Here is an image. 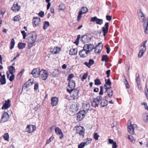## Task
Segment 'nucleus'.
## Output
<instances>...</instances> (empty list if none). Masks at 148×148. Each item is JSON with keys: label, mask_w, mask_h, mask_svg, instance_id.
<instances>
[{"label": "nucleus", "mask_w": 148, "mask_h": 148, "mask_svg": "<svg viewBox=\"0 0 148 148\" xmlns=\"http://www.w3.org/2000/svg\"><path fill=\"white\" fill-rule=\"evenodd\" d=\"M94 48V46L92 44H85L83 49L79 52V55L82 58L86 57L88 55L90 52Z\"/></svg>", "instance_id": "f257e3e1"}, {"label": "nucleus", "mask_w": 148, "mask_h": 148, "mask_svg": "<svg viewBox=\"0 0 148 148\" xmlns=\"http://www.w3.org/2000/svg\"><path fill=\"white\" fill-rule=\"evenodd\" d=\"M74 131H75L76 133L79 134V135L83 137L85 133V129L82 126H75L74 128Z\"/></svg>", "instance_id": "f03ea898"}, {"label": "nucleus", "mask_w": 148, "mask_h": 148, "mask_svg": "<svg viewBox=\"0 0 148 148\" xmlns=\"http://www.w3.org/2000/svg\"><path fill=\"white\" fill-rule=\"evenodd\" d=\"M92 36L89 34H86L81 37V40L84 43L89 42L91 40Z\"/></svg>", "instance_id": "7ed1b4c3"}, {"label": "nucleus", "mask_w": 148, "mask_h": 148, "mask_svg": "<svg viewBox=\"0 0 148 148\" xmlns=\"http://www.w3.org/2000/svg\"><path fill=\"white\" fill-rule=\"evenodd\" d=\"M28 35V42L29 41V40L30 39L31 40H32V42H33V43H34L35 42L37 39V35L36 33L34 32L29 33Z\"/></svg>", "instance_id": "20e7f679"}, {"label": "nucleus", "mask_w": 148, "mask_h": 148, "mask_svg": "<svg viewBox=\"0 0 148 148\" xmlns=\"http://www.w3.org/2000/svg\"><path fill=\"white\" fill-rule=\"evenodd\" d=\"M48 75V73L47 71L42 69L40 71L39 76L42 80H46L47 79Z\"/></svg>", "instance_id": "39448f33"}, {"label": "nucleus", "mask_w": 148, "mask_h": 148, "mask_svg": "<svg viewBox=\"0 0 148 148\" xmlns=\"http://www.w3.org/2000/svg\"><path fill=\"white\" fill-rule=\"evenodd\" d=\"M102 97L101 96H97L96 98L94 99L92 105L94 107L97 106L100 102L102 100Z\"/></svg>", "instance_id": "423d86ee"}, {"label": "nucleus", "mask_w": 148, "mask_h": 148, "mask_svg": "<svg viewBox=\"0 0 148 148\" xmlns=\"http://www.w3.org/2000/svg\"><path fill=\"white\" fill-rule=\"evenodd\" d=\"M9 116L6 112H4L2 115L0 123H2L7 121L9 118Z\"/></svg>", "instance_id": "0eeeda50"}, {"label": "nucleus", "mask_w": 148, "mask_h": 148, "mask_svg": "<svg viewBox=\"0 0 148 148\" xmlns=\"http://www.w3.org/2000/svg\"><path fill=\"white\" fill-rule=\"evenodd\" d=\"M90 21L93 22H95L96 24L100 25H101L103 23V20L102 19L97 18L96 16L92 17L90 20Z\"/></svg>", "instance_id": "6e6552de"}, {"label": "nucleus", "mask_w": 148, "mask_h": 148, "mask_svg": "<svg viewBox=\"0 0 148 148\" xmlns=\"http://www.w3.org/2000/svg\"><path fill=\"white\" fill-rule=\"evenodd\" d=\"M40 71L39 68H35L33 69L30 74H32L34 77H37L39 76Z\"/></svg>", "instance_id": "1a4fd4ad"}, {"label": "nucleus", "mask_w": 148, "mask_h": 148, "mask_svg": "<svg viewBox=\"0 0 148 148\" xmlns=\"http://www.w3.org/2000/svg\"><path fill=\"white\" fill-rule=\"evenodd\" d=\"M103 47V45L101 43H98V45L94 49H95V53L98 54L100 53Z\"/></svg>", "instance_id": "9d476101"}, {"label": "nucleus", "mask_w": 148, "mask_h": 148, "mask_svg": "<svg viewBox=\"0 0 148 148\" xmlns=\"http://www.w3.org/2000/svg\"><path fill=\"white\" fill-rule=\"evenodd\" d=\"M79 90L76 89L74 90L72 95L71 96V97L73 100L77 99L79 97L78 94Z\"/></svg>", "instance_id": "9b49d317"}, {"label": "nucleus", "mask_w": 148, "mask_h": 148, "mask_svg": "<svg viewBox=\"0 0 148 148\" xmlns=\"http://www.w3.org/2000/svg\"><path fill=\"white\" fill-rule=\"evenodd\" d=\"M36 128V126L32 125H28L26 127V131L28 133H30L32 132L35 130Z\"/></svg>", "instance_id": "f8f14e48"}, {"label": "nucleus", "mask_w": 148, "mask_h": 148, "mask_svg": "<svg viewBox=\"0 0 148 148\" xmlns=\"http://www.w3.org/2000/svg\"><path fill=\"white\" fill-rule=\"evenodd\" d=\"M40 19L38 17H34L32 20L33 25L34 27H35L38 26L40 22Z\"/></svg>", "instance_id": "ddd939ff"}, {"label": "nucleus", "mask_w": 148, "mask_h": 148, "mask_svg": "<svg viewBox=\"0 0 148 148\" xmlns=\"http://www.w3.org/2000/svg\"><path fill=\"white\" fill-rule=\"evenodd\" d=\"M86 113L83 110L79 112L77 114V119L80 121L82 120L84 117L85 114Z\"/></svg>", "instance_id": "4468645a"}, {"label": "nucleus", "mask_w": 148, "mask_h": 148, "mask_svg": "<svg viewBox=\"0 0 148 148\" xmlns=\"http://www.w3.org/2000/svg\"><path fill=\"white\" fill-rule=\"evenodd\" d=\"M127 130L128 132L131 134H134V126L130 123L127 124Z\"/></svg>", "instance_id": "2eb2a0df"}, {"label": "nucleus", "mask_w": 148, "mask_h": 148, "mask_svg": "<svg viewBox=\"0 0 148 148\" xmlns=\"http://www.w3.org/2000/svg\"><path fill=\"white\" fill-rule=\"evenodd\" d=\"M109 27V23H106L104 27L102 28V31L103 32V35L105 36L108 32Z\"/></svg>", "instance_id": "dca6fc26"}, {"label": "nucleus", "mask_w": 148, "mask_h": 148, "mask_svg": "<svg viewBox=\"0 0 148 148\" xmlns=\"http://www.w3.org/2000/svg\"><path fill=\"white\" fill-rule=\"evenodd\" d=\"M11 8L13 11L16 12L19 10L20 8V6L18 5V4L17 2H14Z\"/></svg>", "instance_id": "f3484780"}, {"label": "nucleus", "mask_w": 148, "mask_h": 148, "mask_svg": "<svg viewBox=\"0 0 148 148\" xmlns=\"http://www.w3.org/2000/svg\"><path fill=\"white\" fill-rule=\"evenodd\" d=\"M10 101L9 99L5 101L4 104L2 107V109L5 110L9 108L10 106Z\"/></svg>", "instance_id": "a211bd4d"}, {"label": "nucleus", "mask_w": 148, "mask_h": 148, "mask_svg": "<svg viewBox=\"0 0 148 148\" xmlns=\"http://www.w3.org/2000/svg\"><path fill=\"white\" fill-rule=\"evenodd\" d=\"M51 105L52 106H56L58 101V98L56 97H52L51 98Z\"/></svg>", "instance_id": "6ab92c4d"}, {"label": "nucleus", "mask_w": 148, "mask_h": 148, "mask_svg": "<svg viewBox=\"0 0 148 148\" xmlns=\"http://www.w3.org/2000/svg\"><path fill=\"white\" fill-rule=\"evenodd\" d=\"M90 107V104L87 102H84L83 103L82 108L83 111L85 112H87L89 109Z\"/></svg>", "instance_id": "aec40b11"}, {"label": "nucleus", "mask_w": 148, "mask_h": 148, "mask_svg": "<svg viewBox=\"0 0 148 148\" xmlns=\"http://www.w3.org/2000/svg\"><path fill=\"white\" fill-rule=\"evenodd\" d=\"M60 50V48L57 47H54L53 49H51V51L54 54L58 53Z\"/></svg>", "instance_id": "412c9836"}, {"label": "nucleus", "mask_w": 148, "mask_h": 148, "mask_svg": "<svg viewBox=\"0 0 148 148\" xmlns=\"http://www.w3.org/2000/svg\"><path fill=\"white\" fill-rule=\"evenodd\" d=\"M75 86V82L73 80H70L69 81L68 86L70 88H74Z\"/></svg>", "instance_id": "4be33fe9"}, {"label": "nucleus", "mask_w": 148, "mask_h": 148, "mask_svg": "<svg viewBox=\"0 0 148 148\" xmlns=\"http://www.w3.org/2000/svg\"><path fill=\"white\" fill-rule=\"evenodd\" d=\"M77 49L76 48L71 49L69 51V54L71 55H75L77 53Z\"/></svg>", "instance_id": "5701e85b"}, {"label": "nucleus", "mask_w": 148, "mask_h": 148, "mask_svg": "<svg viewBox=\"0 0 148 148\" xmlns=\"http://www.w3.org/2000/svg\"><path fill=\"white\" fill-rule=\"evenodd\" d=\"M8 69L9 73L11 74H12L15 72V69L14 67L12 66H9Z\"/></svg>", "instance_id": "b1692460"}, {"label": "nucleus", "mask_w": 148, "mask_h": 148, "mask_svg": "<svg viewBox=\"0 0 148 148\" xmlns=\"http://www.w3.org/2000/svg\"><path fill=\"white\" fill-rule=\"evenodd\" d=\"M0 82L1 85L5 84L6 82L5 75H3L0 78Z\"/></svg>", "instance_id": "393cba45"}, {"label": "nucleus", "mask_w": 148, "mask_h": 148, "mask_svg": "<svg viewBox=\"0 0 148 148\" xmlns=\"http://www.w3.org/2000/svg\"><path fill=\"white\" fill-rule=\"evenodd\" d=\"M143 26L145 29V33L147 34H148V21H146L143 23Z\"/></svg>", "instance_id": "a878e982"}, {"label": "nucleus", "mask_w": 148, "mask_h": 148, "mask_svg": "<svg viewBox=\"0 0 148 148\" xmlns=\"http://www.w3.org/2000/svg\"><path fill=\"white\" fill-rule=\"evenodd\" d=\"M146 42L147 41L143 42V43L142 45L140 47V51H141L144 52L146 48Z\"/></svg>", "instance_id": "bb28decb"}, {"label": "nucleus", "mask_w": 148, "mask_h": 148, "mask_svg": "<svg viewBox=\"0 0 148 148\" xmlns=\"http://www.w3.org/2000/svg\"><path fill=\"white\" fill-rule=\"evenodd\" d=\"M108 101L106 99H103L100 103L101 106L102 107H104L107 105Z\"/></svg>", "instance_id": "cd10ccee"}, {"label": "nucleus", "mask_w": 148, "mask_h": 148, "mask_svg": "<svg viewBox=\"0 0 148 148\" xmlns=\"http://www.w3.org/2000/svg\"><path fill=\"white\" fill-rule=\"evenodd\" d=\"M55 132L57 135H60L63 134V133L61 130L58 127L55 129Z\"/></svg>", "instance_id": "c85d7f7f"}, {"label": "nucleus", "mask_w": 148, "mask_h": 148, "mask_svg": "<svg viewBox=\"0 0 148 148\" xmlns=\"http://www.w3.org/2000/svg\"><path fill=\"white\" fill-rule=\"evenodd\" d=\"M26 44L25 43H19L18 44V47L19 49H23L25 47Z\"/></svg>", "instance_id": "c756f323"}, {"label": "nucleus", "mask_w": 148, "mask_h": 148, "mask_svg": "<svg viewBox=\"0 0 148 148\" xmlns=\"http://www.w3.org/2000/svg\"><path fill=\"white\" fill-rule=\"evenodd\" d=\"M44 24L43 29L45 30L47 29L49 26V23L48 21H45L44 22Z\"/></svg>", "instance_id": "7c9ffc66"}, {"label": "nucleus", "mask_w": 148, "mask_h": 148, "mask_svg": "<svg viewBox=\"0 0 148 148\" xmlns=\"http://www.w3.org/2000/svg\"><path fill=\"white\" fill-rule=\"evenodd\" d=\"M88 11V9L86 7H83L80 11H81L82 13V14H84L87 12Z\"/></svg>", "instance_id": "2f4dec72"}, {"label": "nucleus", "mask_w": 148, "mask_h": 148, "mask_svg": "<svg viewBox=\"0 0 148 148\" xmlns=\"http://www.w3.org/2000/svg\"><path fill=\"white\" fill-rule=\"evenodd\" d=\"M15 43V41L14 38H12L10 42V49H12L14 47Z\"/></svg>", "instance_id": "473e14b6"}, {"label": "nucleus", "mask_w": 148, "mask_h": 148, "mask_svg": "<svg viewBox=\"0 0 148 148\" xmlns=\"http://www.w3.org/2000/svg\"><path fill=\"white\" fill-rule=\"evenodd\" d=\"M92 139L90 138H87V139L85 140L84 142L86 145H87L89 143H90Z\"/></svg>", "instance_id": "72a5a7b5"}, {"label": "nucleus", "mask_w": 148, "mask_h": 148, "mask_svg": "<svg viewBox=\"0 0 148 148\" xmlns=\"http://www.w3.org/2000/svg\"><path fill=\"white\" fill-rule=\"evenodd\" d=\"M3 137L5 140L9 141V136L8 133H5L3 136Z\"/></svg>", "instance_id": "f704fd0d"}, {"label": "nucleus", "mask_w": 148, "mask_h": 148, "mask_svg": "<svg viewBox=\"0 0 148 148\" xmlns=\"http://www.w3.org/2000/svg\"><path fill=\"white\" fill-rule=\"evenodd\" d=\"M27 42L28 43V48L29 49L33 46V44L34 43H33V42H32L30 39L29 40V41H27Z\"/></svg>", "instance_id": "c9c22d12"}, {"label": "nucleus", "mask_w": 148, "mask_h": 148, "mask_svg": "<svg viewBox=\"0 0 148 148\" xmlns=\"http://www.w3.org/2000/svg\"><path fill=\"white\" fill-rule=\"evenodd\" d=\"M106 83L104 85V87H106V85H110L111 84V83L109 79H108L107 80L105 79Z\"/></svg>", "instance_id": "e433bc0d"}, {"label": "nucleus", "mask_w": 148, "mask_h": 148, "mask_svg": "<svg viewBox=\"0 0 148 148\" xmlns=\"http://www.w3.org/2000/svg\"><path fill=\"white\" fill-rule=\"evenodd\" d=\"M95 85H99L101 84V82L99 79H96L95 81Z\"/></svg>", "instance_id": "4c0bfd02"}, {"label": "nucleus", "mask_w": 148, "mask_h": 148, "mask_svg": "<svg viewBox=\"0 0 148 148\" xmlns=\"http://www.w3.org/2000/svg\"><path fill=\"white\" fill-rule=\"evenodd\" d=\"M82 13L81 11H79V13L77 17V20L78 21H79L81 19L82 17Z\"/></svg>", "instance_id": "58836bf2"}, {"label": "nucleus", "mask_w": 148, "mask_h": 148, "mask_svg": "<svg viewBox=\"0 0 148 148\" xmlns=\"http://www.w3.org/2000/svg\"><path fill=\"white\" fill-rule=\"evenodd\" d=\"M136 82L137 84H139L140 83V79L139 77V74L138 73L136 74Z\"/></svg>", "instance_id": "ea45409f"}, {"label": "nucleus", "mask_w": 148, "mask_h": 148, "mask_svg": "<svg viewBox=\"0 0 148 148\" xmlns=\"http://www.w3.org/2000/svg\"><path fill=\"white\" fill-rule=\"evenodd\" d=\"M20 19L19 16L17 15L15 16L13 18V21H18Z\"/></svg>", "instance_id": "a19ab883"}, {"label": "nucleus", "mask_w": 148, "mask_h": 148, "mask_svg": "<svg viewBox=\"0 0 148 148\" xmlns=\"http://www.w3.org/2000/svg\"><path fill=\"white\" fill-rule=\"evenodd\" d=\"M85 145H86L84 143L82 142L78 145V148H83Z\"/></svg>", "instance_id": "79ce46f5"}, {"label": "nucleus", "mask_w": 148, "mask_h": 148, "mask_svg": "<svg viewBox=\"0 0 148 148\" xmlns=\"http://www.w3.org/2000/svg\"><path fill=\"white\" fill-rule=\"evenodd\" d=\"M65 8V6L63 4H61L59 6V9L60 10H64Z\"/></svg>", "instance_id": "37998d69"}, {"label": "nucleus", "mask_w": 148, "mask_h": 148, "mask_svg": "<svg viewBox=\"0 0 148 148\" xmlns=\"http://www.w3.org/2000/svg\"><path fill=\"white\" fill-rule=\"evenodd\" d=\"M99 137V135L97 134V133H94V139L96 140H97L98 139V138Z\"/></svg>", "instance_id": "c03bdc74"}, {"label": "nucleus", "mask_w": 148, "mask_h": 148, "mask_svg": "<svg viewBox=\"0 0 148 148\" xmlns=\"http://www.w3.org/2000/svg\"><path fill=\"white\" fill-rule=\"evenodd\" d=\"M124 83L127 88L128 89L129 88H130V86L126 78H125V82H124Z\"/></svg>", "instance_id": "a18cd8bd"}, {"label": "nucleus", "mask_w": 148, "mask_h": 148, "mask_svg": "<svg viewBox=\"0 0 148 148\" xmlns=\"http://www.w3.org/2000/svg\"><path fill=\"white\" fill-rule=\"evenodd\" d=\"M88 73H86L84 74L82 77L81 79L83 81H84V79H85L87 77L88 75Z\"/></svg>", "instance_id": "49530a36"}, {"label": "nucleus", "mask_w": 148, "mask_h": 148, "mask_svg": "<svg viewBox=\"0 0 148 148\" xmlns=\"http://www.w3.org/2000/svg\"><path fill=\"white\" fill-rule=\"evenodd\" d=\"M21 33L22 34L23 36V38L25 39L26 36V33L24 31H21Z\"/></svg>", "instance_id": "de8ad7c7"}, {"label": "nucleus", "mask_w": 148, "mask_h": 148, "mask_svg": "<svg viewBox=\"0 0 148 148\" xmlns=\"http://www.w3.org/2000/svg\"><path fill=\"white\" fill-rule=\"evenodd\" d=\"M54 138V137L52 136L46 142L47 144H49L50 142L53 140Z\"/></svg>", "instance_id": "09e8293b"}, {"label": "nucleus", "mask_w": 148, "mask_h": 148, "mask_svg": "<svg viewBox=\"0 0 148 148\" xmlns=\"http://www.w3.org/2000/svg\"><path fill=\"white\" fill-rule=\"evenodd\" d=\"M12 75L10 77L9 79L11 82L13 81L14 78V75L13 74H11Z\"/></svg>", "instance_id": "8fccbe9b"}, {"label": "nucleus", "mask_w": 148, "mask_h": 148, "mask_svg": "<svg viewBox=\"0 0 148 148\" xmlns=\"http://www.w3.org/2000/svg\"><path fill=\"white\" fill-rule=\"evenodd\" d=\"M140 13L139 14V15L140 16L141 18H142V19L143 20V21H144V14L141 11H140Z\"/></svg>", "instance_id": "3c124183"}, {"label": "nucleus", "mask_w": 148, "mask_h": 148, "mask_svg": "<svg viewBox=\"0 0 148 148\" xmlns=\"http://www.w3.org/2000/svg\"><path fill=\"white\" fill-rule=\"evenodd\" d=\"M107 93H108V96L110 97H111L113 94V91L112 90L110 92H109L108 91Z\"/></svg>", "instance_id": "603ef678"}, {"label": "nucleus", "mask_w": 148, "mask_h": 148, "mask_svg": "<svg viewBox=\"0 0 148 148\" xmlns=\"http://www.w3.org/2000/svg\"><path fill=\"white\" fill-rule=\"evenodd\" d=\"M89 65L90 66L93 65L94 63V60L92 59H90L89 61Z\"/></svg>", "instance_id": "864d4df0"}, {"label": "nucleus", "mask_w": 148, "mask_h": 148, "mask_svg": "<svg viewBox=\"0 0 148 148\" xmlns=\"http://www.w3.org/2000/svg\"><path fill=\"white\" fill-rule=\"evenodd\" d=\"M38 15L41 17H42L44 16V12L42 11H40L38 14Z\"/></svg>", "instance_id": "5fc2aeb1"}, {"label": "nucleus", "mask_w": 148, "mask_h": 148, "mask_svg": "<svg viewBox=\"0 0 148 148\" xmlns=\"http://www.w3.org/2000/svg\"><path fill=\"white\" fill-rule=\"evenodd\" d=\"M128 138L129 139L131 142H133L134 140L132 136L131 135H128Z\"/></svg>", "instance_id": "6e6d98bb"}, {"label": "nucleus", "mask_w": 148, "mask_h": 148, "mask_svg": "<svg viewBox=\"0 0 148 148\" xmlns=\"http://www.w3.org/2000/svg\"><path fill=\"white\" fill-rule=\"evenodd\" d=\"M74 77V75L72 74H70L68 76V80H70L72 78Z\"/></svg>", "instance_id": "4d7b16f0"}, {"label": "nucleus", "mask_w": 148, "mask_h": 148, "mask_svg": "<svg viewBox=\"0 0 148 148\" xmlns=\"http://www.w3.org/2000/svg\"><path fill=\"white\" fill-rule=\"evenodd\" d=\"M107 56V55H103L102 57L101 60L102 61H104L106 59Z\"/></svg>", "instance_id": "13d9d810"}, {"label": "nucleus", "mask_w": 148, "mask_h": 148, "mask_svg": "<svg viewBox=\"0 0 148 148\" xmlns=\"http://www.w3.org/2000/svg\"><path fill=\"white\" fill-rule=\"evenodd\" d=\"M145 93L148 99V90L147 88L145 87Z\"/></svg>", "instance_id": "bf43d9fd"}, {"label": "nucleus", "mask_w": 148, "mask_h": 148, "mask_svg": "<svg viewBox=\"0 0 148 148\" xmlns=\"http://www.w3.org/2000/svg\"><path fill=\"white\" fill-rule=\"evenodd\" d=\"M80 35H78L77 36V41H76L75 42V43L76 44V45L78 44V41L80 38Z\"/></svg>", "instance_id": "052dcab7"}, {"label": "nucleus", "mask_w": 148, "mask_h": 148, "mask_svg": "<svg viewBox=\"0 0 148 148\" xmlns=\"http://www.w3.org/2000/svg\"><path fill=\"white\" fill-rule=\"evenodd\" d=\"M100 92L99 93V94L100 95H103V89L102 87L101 86L100 87Z\"/></svg>", "instance_id": "680f3d73"}, {"label": "nucleus", "mask_w": 148, "mask_h": 148, "mask_svg": "<svg viewBox=\"0 0 148 148\" xmlns=\"http://www.w3.org/2000/svg\"><path fill=\"white\" fill-rule=\"evenodd\" d=\"M106 19L109 21L111 20L112 17L111 16L109 15H106Z\"/></svg>", "instance_id": "e2e57ef3"}, {"label": "nucleus", "mask_w": 148, "mask_h": 148, "mask_svg": "<svg viewBox=\"0 0 148 148\" xmlns=\"http://www.w3.org/2000/svg\"><path fill=\"white\" fill-rule=\"evenodd\" d=\"M112 148H116L117 147L116 143V141H114L112 144Z\"/></svg>", "instance_id": "0e129e2a"}, {"label": "nucleus", "mask_w": 148, "mask_h": 148, "mask_svg": "<svg viewBox=\"0 0 148 148\" xmlns=\"http://www.w3.org/2000/svg\"><path fill=\"white\" fill-rule=\"evenodd\" d=\"M38 83H36L35 84V85L34 86V89L35 90H37L38 88Z\"/></svg>", "instance_id": "69168bd1"}, {"label": "nucleus", "mask_w": 148, "mask_h": 148, "mask_svg": "<svg viewBox=\"0 0 148 148\" xmlns=\"http://www.w3.org/2000/svg\"><path fill=\"white\" fill-rule=\"evenodd\" d=\"M144 53V52L141 51H140L138 54V57L139 58H141L143 55Z\"/></svg>", "instance_id": "338daca9"}, {"label": "nucleus", "mask_w": 148, "mask_h": 148, "mask_svg": "<svg viewBox=\"0 0 148 148\" xmlns=\"http://www.w3.org/2000/svg\"><path fill=\"white\" fill-rule=\"evenodd\" d=\"M125 68L126 69H127V71L128 72L130 68V65L129 63H128L126 64Z\"/></svg>", "instance_id": "774afa93"}]
</instances>
